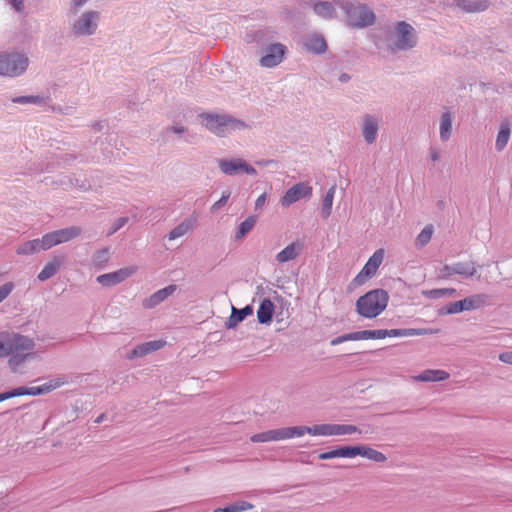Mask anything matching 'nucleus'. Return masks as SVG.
I'll return each mask as SVG.
<instances>
[{
	"instance_id": "obj_30",
	"label": "nucleus",
	"mask_w": 512,
	"mask_h": 512,
	"mask_svg": "<svg viewBox=\"0 0 512 512\" xmlns=\"http://www.w3.org/2000/svg\"><path fill=\"white\" fill-rule=\"evenodd\" d=\"M383 261V250H377L374 252V254L369 258L367 263L362 268L363 274H366L368 276H374L377 269L381 265Z\"/></svg>"
},
{
	"instance_id": "obj_48",
	"label": "nucleus",
	"mask_w": 512,
	"mask_h": 512,
	"mask_svg": "<svg viewBox=\"0 0 512 512\" xmlns=\"http://www.w3.org/2000/svg\"><path fill=\"white\" fill-rule=\"evenodd\" d=\"M273 432V440L280 441L285 439H290V429L289 427L279 428L272 430Z\"/></svg>"
},
{
	"instance_id": "obj_54",
	"label": "nucleus",
	"mask_w": 512,
	"mask_h": 512,
	"mask_svg": "<svg viewBox=\"0 0 512 512\" xmlns=\"http://www.w3.org/2000/svg\"><path fill=\"white\" fill-rule=\"evenodd\" d=\"M454 275V267L453 264H446L440 269V277L443 279H447Z\"/></svg>"
},
{
	"instance_id": "obj_52",
	"label": "nucleus",
	"mask_w": 512,
	"mask_h": 512,
	"mask_svg": "<svg viewBox=\"0 0 512 512\" xmlns=\"http://www.w3.org/2000/svg\"><path fill=\"white\" fill-rule=\"evenodd\" d=\"M233 509H234V512H242V511H246L248 509H251L253 508V505L249 502H246V501H238V502H235L233 504H231Z\"/></svg>"
},
{
	"instance_id": "obj_24",
	"label": "nucleus",
	"mask_w": 512,
	"mask_h": 512,
	"mask_svg": "<svg viewBox=\"0 0 512 512\" xmlns=\"http://www.w3.org/2000/svg\"><path fill=\"white\" fill-rule=\"evenodd\" d=\"M274 313V304L269 298L261 301L257 310V319L260 324H268L271 322Z\"/></svg>"
},
{
	"instance_id": "obj_13",
	"label": "nucleus",
	"mask_w": 512,
	"mask_h": 512,
	"mask_svg": "<svg viewBox=\"0 0 512 512\" xmlns=\"http://www.w3.org/2000/svg\"><path fill=\"white\" fill-rule=\"evenodd\" d=\"M134 271L135 269L132 267L121 268L111 273L99 275L96 280L104 287H111L126 280Z\"/></svg>"
},
{
	"instance_id": "obj_29",
	"label": "nucleus",
	"mask_w": 512,
	"mask_h": 512,
	"mask_svg": "<svg viewBox=\"0 0 512 512\" xmlns=\"http://www.w3.org/2000/svg\"><path fill=\"white\" fill-rule=\"evenodd\" d=\"M449 378V373L444 370L427 369L417 375L415 379L421 382H438Z\"/></svg>"
},
{
	"instance_id": "obj_41",
	"label": "nucleus",
	"mask_w": 512,
	"mask_h": 512,
	"mask_svg": "<svg viewBox=\"0 0 512 512\" xmlns=\"http://www.w3.org/2000/svg\"><path fill=\"white\" fill-rule=\"evenodd\" d=\"M190 228H191V223L189 221L185 220L169 232L168 239L175 240L179 237H182L190 230Z\"/></svg>"
},
{
	"instance_id": "obj_21",
	"label": "nucleus",
	"mask_w": 512,
	"mask_h": 512,
	"mask_svg": "<svg viewBox=\"0 0 512 512\" xmlns=\"http://www.w3.org/2000/svg\"><path fill=\"white\" fill-rule=\"evenodd\" d=\"M353 452L354 457L361 456L365 457L369 460L375 461L377 463H383L387 460L386 456L369 446L366 445H359V446H353Z\"/></svg>"
},
{
	"instance_id": "obj_10",
	"label": "nucleus",
	"mask_w": 512,
	"mask_h": 512,
	"mask_svg": "<svg viewBox=\"0 0 512 512\" xmlns=\"http://www.w3.org/2000/svg\"><path fill=\"white\" fill-rule=\"evenodd\" d=\"M313 188L308 182H299L289 188L280 199L283 207H289L301 199H310Z\"/></svg>"
},
{
	"instance_id": "obj_31",
	"label": "nucleus",
	"mask_w": 512,
	"mask_h": 512,
	"mask_svg": "<svg viewBox=\"0 0 512 512\" xmlns=\"http://www.w3.org/2000/svg\"><path fill=\"white\" fill-rule=\"evenodd\" d=\"M453 267H454V274L460 275L466 279L473 277L477 272L476 265L473 261L456 262V263H453Z\"/></svg>"
},
{
	"instance_id": "obj_9",
	"label": "nucleus",
	"mask_w": 512,
	"mask_h": 512,
	"mask_svg": "<svg viewBox=\"0 0 512 512\" xmlns=\"http://www.w3.org/2000/svg\"><path fill=\"white\" fill-rule=\"evenodd\" d=\"M218 167L223 174L228 176H236L240 173L257 174V170L241 158L219 159Z\"/></svg>"
},
{
	"instance_id": "obj_49",
	"label": "nucleus",
	"mask_w": 512,
	"mask_h": 512,
	"mask_svg": "<svg viewBox=\"0 0 512 512\" xmlns=\"http://www.w3.org/2000/svg\"><path fill=\"white\" fill-rule=\"evenodd\" d=\"M352 341L372 339V330L351 332Z\"/></svg>"
},
{
	"instance_id": "obj_53",
	"label": "nucleus",
	"mask_w": 512,
	"mask_h": 512,
	"mask_svg": "<svg viewBox=\"0 0 512 512\" xmlns=\"http://www.w3.org/2000/svg\"><path fill=\"white\" fill-rule=\"evenodd\" d=\"M52 111L63 115H72L74 113V107L72 106H53Z\"/></svg>"
},
{
	"instance_id": "obj_56",
	"label": "nucleus",
	"mask_w": 512,
	"mask_h": 512,
	"mask_svg": "<svg viewBox=\"0 0 512 512\" xmlns=\"http://www.w3.org/2000/svg\"><path fill=\"white\" fill-rule=\"evenodd\" d=\"M89 0H72L70 12L76 14L81 7H83Z\"/></svg>"
},
{
	"instance_id": "obj_46",
	"label": "nucleus",
	"mask_w": 512,
	"mask_h": 512,
	"mask_svg": "<svg viewBox=\"0 0 512 512\" xmlns=\"http://www.w3.org/2000/svg\"><path fill=\"white\" fill-rule=\"evenodd\" d=\"M290 429V437H301L305 435L306 433L312 435V427L308 426H295V427H289Z\"/></svg>"
},
{
	"instance_id": "obj_35",
	"label": "nucleus",
	"mask_w": 512,
	"mask_h": 512,
	"mask_svg": "<svg viewBox=\"0 0 512 512\" xmlns=\"http://www.w3.org/2000/svg\"><path fill=\"white\" fill-rule=\"evenodd\" d=\"M470 310H476L491 304V296L486 293L474 294L467 297Z\"/></svg>"
},
{
	"instance_id": "obj_14",
	"label": "nucleus",
	"mask_w": 512,
	"mask_h": 512,
	"mask_svg": "<svg viewBox=\"0 0 512 512\" xmlns=\"http://www.w3.org/2000/svg\"><path fill=\"white\" fill-rule=\"evenodd\" d=\"M380 119L375 115L365 114L362 118V135L367 144H373L378 136Z\"/></svg>"
},
{
	"instance_id": "obj_25",
	"label": "nucleus",
	"mask_w": 512,
	"mask_h": 512,
	"mask_svg": "<svg viewBox=\"0 0 512 512\" xmlns=\"http://www.w3.org/2000/svg\"><path fill=\"white\" fill-rule=\"evenodd\" d=\"M302 250V244L299 242H293L286 246L276 255V260L279 263H285L294 260Z\"/></svg>"
},
{
	"instance_id": "obj_43",
	"label": "nucleus",
	"mask_w": 512,
	"mask_h": 512,
	"mask_svg": "<svg viewBox=\"0 0 512 512\" xmlns=\"http://www.w3.org/2000/svg\"><path fill=\"white\" fill-rule=\"evenodd\" d=\"M313 436H333L332 424H317L312 426Z\"/></svg>"
},
{
	"instance_id": "obj_59",
	"label": "nucleus",
	"mask_w": 512,
	"mask_h": 512,
	"mask_svg": "<svg viewBox=\"0 0 512 512\" xmlns=\"http://www.w3.org/2000/svg\"><path fill=\"white\" fill-rule=\"evenodd\" d=\"M187 131V128L183 125H173L167 128V132H172L176 134H183Z\"/></svg>"
},
{
	"instance_id": "obj_1",
	"label": "nucleus",
	"mask_w": 512,
	"mask_h": 512,
	"mask_svg": "<svg viewBox=\"0 0 512 512\" xmlns=\"http://www.w3.org/2000/svg\"><path fill=\"white\" fill-rule=\"evenodd\" d=\"M199 117L202 119V125L218 137H225L233 131L251 128L245 121L226 113H201Z\"/></svg>"
},
{
	"instance_id": "obj_6",
	"label": "nucleus",
	"mask_w": 512,
	"mask_h": 512,
	"mask_svg": "<svg viewBox=\"0 0 512 512\" xmlns=\"http://www.w3.org/2000/svg\"><path fill=\"white\" fill-rule=\"evenodd\" d=\"M34 347L35 342L32 338L0 330V358H6L16 350H33Z\"/></svg>"
},
{
	"instance_id": "obj_60",
	"label": "nucleus",
	"mask_w": 512,
	"mask_h": 512,
	"mask_svg": "<svg viewBox=\"0 0 512 512\" xmlns=\"http://www.w3.org/2000/svg\"><path fill=\"white\" fill-rule=\"evenodd\" d=\"M387 334V329L372 330V339H384Z\"/></svg>"
},
{
	"instance_id": "obj_20",
	"label": "nucleus",
	"mask_w": 512,
	"mask_h": 512,
	"mask_svg": "<svg viewBox=\"0 0 512 512\" xmlns=\"http://www.w3.org/2000/svg\"><path fill=\"white\" fill-rule=\"evenodd\" d=\"M253 314V308L251 305H246L245 307L238 309L234 306L231 308V315L225 322V327L227 329L235 328L240 322H242L247 316Z\"/></svg>"
},
{
	"instance_id": "obj_40",
	"label": "nucleus",
	"mask_w": 512,
	"mask_h": 512,
	"mask_svg": "<svg viewBox=\"0 0 512 512\" xmlns=\"http://www.w3.org/2000/svg\"><path fill=\"white\" fill-rule=\"evenodd\" d=\"M16 104H34L43 105L45 104V98L39 95H28V96H17L11 99Z\"/></svg>"
},
{
	"instance_id": "obj_57",
	"label": "nucleus",
	"mask_w": 512,
	"mask_h": 512,
	"mask_svg": "<svg viewBox=\"0 0 512 512\" xmlns=\"http://www.w3.org/2000/svg\"><path fill=\"white\" fill-rule=\"evenodd\" d=\"M368 278H371V276H368L366 274H363V270H361L357 275L356 277L353 279V283L356 285V286H361L363 285L366 280Z\"/></svg>"
},
{
	"instance_id": "obj_4",
	"label": "nucleus",
	"mask_w": 512,
	"mask_h": 512,
	"mask_svg": "<svg viewBox=\"0 0 512 512\" xmlns=\"http://www.w3.org/2000/svg\"><path fill=\"white\" fill-rule=\"evenodd\" d=\"M389 294L384 289H374L359 297L356 302L357 312L365 318H375L387 307Z\"/></svg>"
},
{
	"instance_id": "obj_27",
	"label": "nucleus",
	"mask_w": 512,
	"mask_h": 512,
	"mask_svg": "<svg viewBox=\"0 0 512 512\" xmlns=\"http://www.w3.org/2000/svg\"><path fill=\"white\" fill-rule=\"evenodd\" d=\"M353 458V446H339L333 450L322 452L318 455L320 460H329L333 458Z\"/></svg>"
},
{
	"instance_id": "obj_23",
	"label": "nucleus",
	"mask_w": 512,
	"mask_h": 512,
	"mask_svg": "<svg viewBox=\"0 0 512 512\" xmlns=\"http://www.w3.org/2000/svg\"><path fill=\"white\" fill-rule=\"evenodd\" d=\"M456 6L468 13L485 11L490 0H455Z\"/></svg>"
},
{
	"instance_id": "obj_18",
	"label": "nucleus",
	"mask_w": 512,
	"mask_h": 512,
	"mask_svg": "<svg viewBox=\"0 0 512 512\" xmlns=\"http://www.w3.org/2000/svg\"><path fill=\"white\" fill-rule=\"evenodd\" d=\"M165 341L163 340H153L148 341L145 343H142L140 345H137L135 348L131 350V352L128 355L129 359L137 358V357H143L146 356L149 353H152L154 351H157L164 347Z\"/></svg>"
},
{
	"instance_id": "obj_32",
	"label": "nucleus",
	"mask_w": 512,
	"mask_h": 512,
	"mask_svg": "<svg viewBox=\"0 0 512 512\" xmlns=\"http://www.w3.org/2000/svg\"><path fill=\"white\" fill-rule=\"evenodd\" d=\"M440 139L447 141L452 134V115L449 111L444 112L440 118Z\"/></svg>"
},
{
	"instance_id": "obj_22",
	"label": "nucleus",
	"mask_w": 512,
	"mask_h": 512,
	"mask_svg": "<svg viewBox=\"0 0 512 512\" xmlns=\"http://www.w3.org/2000/svg\"><path fill=\"white\" fill-rule=\"evenodd\" d=\"M56 245L68 242L81 234V228L78 226H70L51 232Z\"/></svg>"
},
{
	"instance_id": "obj_63",
	"label": "nucleus",
	"mask_w": 512,
	"mask_h": 512,
	"mask_svg": "<svg viewBox=\"0 0 512 512\" xmlns=\"http://www.w3.org/2000/svg\"><path fill=\"white\" fill-rule=\"evenodd\" d=\"M332 431L334 435H345L344 424H332Z\"/></svg>"
},
{
	"instance_id": "obj_42",
	"label": "nucleus",
	"mask_w": 512,
	"mask_h": 512,
	"mask_svg": "<svg viewBox=\"0 0 512 512\" xmlns=\"http://www.w3.org/2000/svg\"><path fill=\"white\" fill-rule=\"evenodd\" d=\"M109 260V250L107 248L98 250L92 257V263L95 267L101 269Z\"/></svg>"
},
{
	"instance_id": "obj_17",
	"label": "nucleus",
	"mask_w": 512,
	"mask_h": 512,
	"mask_svg": "<svg viewBox=\"0 0 512 512\" xmlns=\"http://www.w3.org/2000/svg\"><path fill=\"white\" fill-rule=\"evenodd\" d=\"M336 1H317L313 4L312 9L317 16L325 20H331L337 17L336 6L338 5Z\"/></svg>"
},
{
	"instance_id": "obj_2",
	"label": "nucleus",
	"mask_w": 512,
	"mask_h": 512,
	"mask_svg": "<svg viewBox=\"0 0 512 512\" xmlns=\"http://www.w3.org/2000/svg\"><path fill=\"white\" fill-rule=\"evenodd\" d=\"M336 4L344 12L346 23L351 28L363 29L376 21L374 11L367 4L355 0H337Z\"/></svg>"
},
{
	"instance_id": "obj_11",
	"label": "nucleus",
	"mask_w": 512,
	"mask_h": 512,
	"mask_svg": "<svg viewBox=\"0 0 512 512\" xmlns=\"http://www.w3.org/2000/svg\"><path fill=\"white\" fill-rule=\"evenodd\" d=\"M66 383H67V380L65 377H57V378L49 380L48 382H46L40 386L17 387L14 389V393H15V397L24 396V395H31V396L43 395V394H47V393L53 391L56 388L63 386Z\"/></svg>"
},
{
	"instance_id": "obj_33",
	"label": "nucleus",
	"mask_w": 512,
	"mask_h": 512,
	"mask_svg": "<svg viewBox=\"0 0 512 512\" xmlns=\"http://www.w3.org/2000/svg\"><path fill=\"white\" fill-rule=\"evenodd\" d=\"M42 250L39 238L26 241L18 246L16 253L18 255H33Z\"/></svg>"
},
{
	"instance_id": "obj_51",
	"label": "nucleus",
	"mask_w": 512,
	"mask_h": 512,
	"mask_svg": "<svg viewBox=\"0 0 512 512\" xmlns=\"http://www.w3.org/2000/svg\"><path fill=\"white\" fill-rule=\"evenodd\" d=\"M129 221V218L128 217H120L118 218L112 225L110 231H109V235L111 234H114L115 232H117L119 229H121L124 225L127 224V222Z\"/></svg>"
},
{
	"instance_id": "obj_34",
	"label": "nucleus",
	"mask_w": 512,
	"mask_h": 512,
	"mask_svg": "<svg viewBox=\"0 0 512 512\" xmlns=\"http://www.w3.org/2000/svg\"><path fill=\"white\" fill-rule=\"evenodd\" d=\"M336 192V187L332 186L330 187L326 195L324 196L322 200V207H321V215L323 219H327L331 213H332V205H333V199Z\"/></svg>"
},
{
	"instance_id": "obj_50",
	"label": "nucleus",
	"mask_w": 512,
	"mask_h": 512,
	"mask_svg": "<svg viewBox=\"0 0 512 512\" xmlns=\"http://www.w3.org/2000/svg\"><path fill=\"white\" fill-rule=\"evenodd\" d=\"M14 289L13 282H7L0 286V303L5 300Z\"/></svg>"
},
{
	"instance_id": "obj_5",
	"label": "nucleus",
	"mask_w": 512,
	"mask_h": 512,
	"mask_svg": "<svg viewBox=\"0 0 512 512\" xmlns=\"http://www.w3.org/2000/svg\"><path fill=\"white\" fill-rule=\"evenodd\" d=\"M265 32L259 30L255 34V40L258 44H261V58L259 59V65L264 68H273L279 65L286 53L287 47L279 42L276 43H267L263 42Z\"/></svg>"
},
{
	"instance_id": "obj_28",
	"label": "nucleus",
	"mask_w": 512,
	"mask_h": 512,
	"mask_svg": "<svg viewBox=\"0 0 512 512\" xmlns=\"http://www.w3.org/2000/svg\"><path fill=\"white\" fill-rule=\"evenodd\" d=\"M29 351L30 350H16L8 356V365L13 372H16L21 365H23L29 358H32L33 354Z\"/></svg>"
},
{
	"instance_id": "obj_64",
	"label": "nucleus",
	"mask_w": 512,
	"mask_h": 512,
	"mask_svg": "<svg viewBox=\"0 0 512 512\" xmlns=\"http://www.w3.org/2000/svg\"><path fill=\"white\" fill-rule=\"evenodd\" d=\"M265 201H266V194L263 193L261 194L255 201V209H259L261 208L264 204H265Z\"/></svg>"
},
{
	"instance_id": "obj_62",
	"label": "nucleus",
	"mask_w": 512,
	"mask_h": 512,
	"mask_svg": "<svg viewBox=\"0 0 512 512\" xmlns=\"http://www.w3.org/2000/svg\"><path fill=\"white\" fill-rule=\"evenodd\" d=\"M345 435L353 433H361L357 426L351 424H344Z\"/></svg>"
},
{
	"instance_id": "obj_44",
	"label": "nucleus",
	"mask_w": 512,
	"mask_h": 512,
	"mask_svg": "<svg viewBox=\"0 0 512 512\" xmlns=\"http://www.w3.org/2000/svg\"><path fill=\"white\" fill-rule=\"evenodd\" d=\"M250 440L254 443H263V442L274 441L273 440V432H272V430H268V431L254 434L253 436H251Z\"/></svg>"
},
{
	"instance_id": "obj_58",
	"label": "nucleus",
	"mask_w": 512,
	"mask_h": 512,
	"mask_svg": "<svg viewBox=\"0 0 512 512\" xmlns=\"http://www.w3.org/2000/svg\"><path fill=\"white\" fill-rule=\"evenodd\" d=\"M499 360L506 364H512V351L500 353Z\"/></svg>"
},
{
	"instance_id": "obj_12",
	"label": "nucleus",
	"mask_w": 512,
	"mask_h": 512,
	"mask_svg": "<svg viewBox=\"0 0 512 512\" xmlns=\"http://www.w3.org/2000/svg\"><path fill=\"white\" fill-rule=\"evenodd\" d=\"M302 44L308 52L314 55L324 54L328 49L327 42L320 33H310L305 35L302 38Z\"/></svg>"
},
{
	"instance_id": "obj_55",
	"label": "nucleus",
	"mask_w": 512,
	"mask_h": 512,
	"mask_svg": "<svg viewBox=\"0 0 512 512\" xmlns=\"http://www.w3.org/2000/svg\"><path fill=\"white\" fill-rule=\"evenodd\" d=\"M346 341H352V335H351V333L343 334V335H341V336H338V337H336V338L332 339V340L330 341V344H331L332 346H336V345H339V344H341V343H343V342H346Z\"/></svg>"
},
{
	"instance_id": "obj_16",
	"label": "nucleus",
	"mask_w": 512,
	"mask_h": 512,
	"mask_svg": "<svg viewBox=\"0 0 512 512\" xmlns=\"http://www.w3.org/2000/svg\"><path fill=\"white\" fill-rule=\"evenodd\" d=\"M64 262V255L54 256L49 262L45 264L43 269L40 271V273L37 276L38 280L44 282L53 277L59 271Z\"/></svg>"
},
{
	"instance_id": "obj_26",
	"label": "nucleus",
	"mask_w": 512,
	"mask_h": 512,
	"mask_svg": "<svg viewBox=\"0 0 512 512\" xmlns=\"http://www.w3.org/2000/svg\"><path fill=\"white\" fill-rule=\"evenodd\" d=\"M463 311H471L467 297L464 298L463 300L450 302L447 305L441 307L438 310V314L443 316V315L457 314V313H461Z\"/></svg>"
},
{
	"instance_id": "obj_47",
	"label": "nucleus",
	"mask_w": 512,
	"mask_h": 512,
	"mask_svg": "<svg viewBox=\"0 0 512 512\" xmlns=\"http://www.w3.org/2000/svg\"><path fill=\"white\" fill-rule=\"evenodd\" d=\"M39 241H40L41 248L44 251L56 246V243L54 241V238H53L51 232L43 235L42 238H39Z\"/></svg>"
},
{
	"instance_id": "obj_37",
	"label": "nucleus",
	"mask_w": 512,
	"mask_h": 512,
	"mask_svg": "<svg viewBox=\"0 0 512 512\" xmlns=\"http://www.w3.org/2000/svg\"><path fill=\"white\" fill-rule=\"evenodd\" d=\"M256 220V216H249L243 222H241L235 234V239L239 240L248 234L255 226Z\"/></svg>"
},
{
	"instance_id": "obj_38",
	"label": "nucleus",
	"mask_w": 512,
	"mask_h": 512,
	"mask_svg": "<svg viewBox=\"0 0 512 512\" xmlns=\"http://www.w3.org/2000/svg\"><path fill=\"white\" fill-rule=\"evenodd\" d=\"M456 292L455 288H437L423 291V295L430 299H439L454 296Z\"/></svg>"
},
{
	"instance_id": "obj_39",
	"label": "nucleus",
	"mask_w": 512,
	"mask_h": 512,
	"mask_svg": "<svg viewBox=\"0 0 512 512\" xmlns=\"http://www.w3.org/2000/svg\"><path fill=\"white\" fill-rule=\"evenodd\" d=\"M433 232H434L433 225H431V224L426 225L423 228V230L416 237V239H415V246L417 248H422L425 245H427L430 242L431 238H432Z\"/></svg>"
},
{
	"instance_id": "obj_3",
	"label": "nucleus",
	"mask_w": 512,
	"mask_h": 512,
	"mask_svg": "<svg viewBox=\"0 0 512 512\" xmlns=\"http://www.w3.org/2000/svg\"><path fill=\"white\" fill-rule=\"evenodd\" d=\"M387 42L388 49L393 53L408 51L417 46L418 35L411 24L399 21L388 32Z\"/></svg>"
},
{
	"instance_id": "obj_61",
	"label": "nucleus",
	"mask_w": 512,
	"mask_h": 512,
	"mask_svg": "<svg viewBox=\"0 0 512 512\" xmlns=\"http://www.w3.org/2000/svg\"><path fill=\"white\" fill-rule=\"evenodd\" d=\"M24 1L25 0H9V3L17 12H21L24 9Z\"/></svg>"
},
{
	"instance_id": "obj_36",
	"label": "nucleus",
	"mask_w": 512,
	"mask_h": 512,
	"mask_svg": "<svg viewBox=\"0 0 512 512\" xmlns=\"http://www.w3.org/2000/svg\"><path fill=\"white\" fill-rule=\"evenodd\" d=\"M511 129L509 124H502L500 126V130L497 134L496 142H495V148L497 151H502L510 138Z\"/></svg>"
},
{
	"instance_id": "obj_15",
	"label": "nucleus",
	"mask_w": 512,
	"mask_h": 512,
	"mask_svg": "<svg viewBox=\"0 0 512 512\" xmlns=\"http://www.w3.org/2000/svg\"><path fill=\"white\" fill-rule=\"evenodd\" d=\"M177 290V285L170 284L158 291L154 292L149 297L145 298L142 301V306L145 309H152L158 306L160 303L165 301L169 296H171Z\"/></svg>"
},
{
	"instance_id": "obj_7",
	"label": "nucleus",
	"mask_w": 512,
	"mask_h": 512,
	"mask_svg": "<svg viewBox=\"0 0 512 512\" xmlns=\"http://www.w3.org/2000/svg\"><path fill=\"white\" fill-rule=\"evenodd\" d=\"M29 59L23 53L0 52V75L6 77H18L28 68Z\"/></svg>"
},
{
	"instance_id": "obj_19",
	"label": "nucleus",
	"mask_w": 512,
	"mask_h": 512,
	"mask_svg": "<svg viewBox=\"0 0 512 512\" xmlns=\"http://www.w3.org/2000/svg\"><path fill=\"white\" fill-rule=\"evenodd\" d=\"M439 329L433 328H403L387 330V337H410L421 335H432L439 333Z\"/></svg>"
},
{
	"instance_id": "obj_8",
	"label": "nucleus",
	"mask_w": 512,
	"mask_h": 512,
	"mask_svg": "<svg viewBox=\"0 0 512 512\" xmlns=\"http://www.w3.org/2000/svg\"><path fill=\"white\" fill-rule=\"evenodd\" d=\"M100 21V12L95 10H88L83 12L71 24V33L75 37L91 36L95 34L98 29Z\"/></svg>"
},
{
	"instance_id": "obj_45",
	"label": "nucleus",
	"mask_w": 512,
	"mask_h": 512,
	"mask_svg": "<svg viewBox=\"0 0 512 512\" xmlns=\"http://www.w3.org/2000/svg\"><path fill=\"white\" fill-rule=\"evenodd\" d=\"M231 196V192L230 190H224L222 192V196L221 198L216 201L210 208V211L211 213H215L216 211H218L220 208H222L228 201V199L230 198Z\"/></svg>"
}]
</instances>
